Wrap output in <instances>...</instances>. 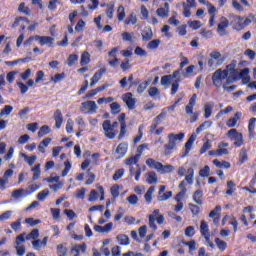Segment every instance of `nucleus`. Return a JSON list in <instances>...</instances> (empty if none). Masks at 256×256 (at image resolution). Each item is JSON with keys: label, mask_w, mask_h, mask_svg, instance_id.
Returning <instances> with one entry per match:
<instances>
[{"label": "nucleus", "mask_w": 256, "mask_h": 256, "mask_svg": "<svg viewBox=\"0 0 256 256\" xmlns=\"http://www.w3.org/2000/svg\"><path fill=\"white\" fill-rule=\"evenodd\" d=\"M211 175V167L209 165L204 166L199 170V176L200 177H209Z\"/></svg>", "instance_id": "nucleus-40"}, {"label": "nucleus", "mask_w": 256, "mask_h": 256, "mask_svg": "<svg viewBox=\"0 0 256 256\" xmlns=\"http://www.w3.org/2000/svg\"><path fill=\"white\" fill-rule=\"evenodd\" d=\"M230 23L227 17H222L220 23L217 27V32L220 33V37H225L228 34L227 27H229Z\"/></svg>", "instance_id": "nucleus-11"}, {"label": "nucleus", "mask_w": 256, "mask_h": 256, "mask_svg": "<svg viewBox=\"0 0 256 256\" xmlns=\"http://www.w3.org/2000/svg\"><path fill=\"white\" fill-rule=\"evenodd\" d=\"M64 166H65V168L63 169L61 175H62V177H67V175H69V171H71V167H72L71 161L66 160L64 162Z\"/></svg>", "instance_id": "nucleus-44"}, {"label": "nucleus", "mask_w": 256, "mask_h": 256, "mask_svg": "<svg viewBox=\"0 0 256 256\" xmlns=\"http://www.w3.org/2000/svg\"><path fill=\"white\" fill-rule=\"evenodd\" d=\"M249 160V156L247 155V148L242 147L241 151L239 153V163L240 165H243V163H246V161Z\"/></svg>", "instance_id": "nucleus-27"}, {"label": "nucleus", "mask_w": 256, "mask_h": 256, "mask_svg": "<svg viewBox=\"0 0 256 256\" xmlns=\"http://www.w3.org/2000/svg\"><path fill=\"white\" fill-rule=\"evenodd\" d=\"M102 129L107 139H113L117 135L114 128L111 126V120H105L102 124Z\"/></svg>", "instance_id": "nucleus-10"}, {"label": "nucleus", "mask_w": 256, "mask_h": 256, "mask_svg": "<svg viewBox=\"0 0 256 256\" xmlns=\"http://www.w3.org/2000/svg\"><path fill=\"white\" fill-rule=\"evenodd\" d=\"M213 165H215V167H219V168H224V169H231V163H229L228 161H219L218 159H214L213 160Z\"/></svg>", "instance_id": "nucleus-34"}, {"label": "nucleus", "mask_w": 256, "mask_h": 256, "mask_svg": "<svg viewBox=\"0 0 256 256\" xmlns=\"http://www.w3.org/2000/svg\"><path fill=\"white\" fill-rule=\"evenodd\" d=\"M209 217L213 219L214 225H219L221 221V205H217L210 213Z\"/></svg>", "instance_id": "nucleus-14"}, {"label": "nucleus", "mask_w": 256, "mask_h": 256, "mask_svg": "<svg viewBox=\"0 0 256 256\" xmlns=\"http://www.w3.org/2000/svg\"><path fill=\"white\" fill-rule=\"evenodd\" d=\"M110 110L112 115H119V113H121V104H119V102L111 103Z\"/></svg>", "instance_id": "nucleus-36"}, {"label": "nucleus", "mask_w": 256, "mask_h": 256, "mask_svg": "<svg viewBox=\"0 0 256 256\" xmlns=\"http://www.w3.org/2000/svg\"><path fill=\"white\" fill-rule=\"evenodd\" d=\"M33 171V177L32 180L33 181H37V179H39V177H41V164H37L32 168Z\"/></svg>", "instance_id": "nucleus-39"}, {"label": "nucleus", "mask_w": 256, "mask_h": 256, "mask_svg": "<svg viewBox=\"0 0 256 256\" xmlns=\"http://www.w3.org/2000/svg\"><path fill=\"white\" fill-rule=\"evenodd\" d=\"M185 139V133L180 132L178 134L170 133L168 134V143L164 145V155L169 157L173 150L177 147V141H183Z\"/></svg>", "instance_id": "nucleus-1"}, {"label": "nucleus", "mask_w": 256, "mask_h": 256, "mask_svg": "<svg viewBox=\"0 0 256 256\" xmlns=\"http://www.w3.org/2000/svg\"><path fill=\"white\" fill-rule=\"evenodd\" d=\"M200 233L202 236L211 234V232H209V224H207L205 220H202L200 223Z\"/></svg>", "instance_id": "nucleus-33"}, {"label": "nucleus", "mask_w": 256, "mask_h": 256, "mask_svg": "<svg viewBox=\"0 0 256 256\" xmlns=\"http://www.w3.org/2000/svg\"><path fill=\"white\" fill-rule=\"evenodd\" d=\"M119 245H123V246H127L131 243V240L129 239V236L126 235V234H119L117 237H116Z\"/></svg>", "instance_id": "nucleus-26"}, {"label": "nucleus", "mask_w": 256, "mask_h": 256, "mask_svg": "<svg viewBox=\"0 0 256 256\" xmlns=\"http://www.w3.org/2000/svg\"><path fill=\"white\" fill-rule=\"evenodd\" d=\"M187 175L185 176V181L189 183V185H193V177H195V170L190 167L187 169Z\"/></svg>", "instance_id": "nucleus-37"}, {"label": "nucleus", "mask_w": 256, "mask_h": 256, "mask_svg": "<svg viewBox=\"0 0 256 256\" xmlns=\"http://www.w3.org/2000/svg\"><path fill=\"white\" fill-rule=\"evenodd\" d=\"M77 61H79V56L77 54H70L67 59V65L73 67Z\"/></svg>", "instance_id": "nucleus-41"}, {"label": "nucleus", "mask_w": 256, "mask_h": 256, "mask_svg": "<svg viewBox=\"0 0 256 256\" xmlns=\"http://www.w3.org/2000/svg\"><path fill=\"white\" fill-rule=\"evenodd\" d=\"M142 41H151L153 39V30L151 27H146L142 30Z\"/></svg>", "instance_id": "nucleus-20"}, {"label": "nucleus", "mask_w": 256, "mask_h": 256, "mask_svg": "<svg viewBox=\"0 0 256 256\" xmlns=\"http://www.w3.org/2000/svg\"><path fill=\"white\" fill-rule=\"evenodd\" d=\"M21 243H25V233L18 235L15 240L16 255L18 256H23L26 252L25 245H21Z\"/></svg>", "instance_id": "nucleus-8"}, {"label": "nucleus", "mask_w": 256, "mask_h": 256, "mask_svg": "<svg viewBox=\"0 0 256 256\" xmlns=\"http://www.w3.org/2000/svg\"><path fill=\"white\" fill-rule=\"evenodd\" d=\"M65 79V72H62V73H57L56 75L52 76L50 78V80L53 82V83H59V81Z\"/></svg>", "instance_id": "nucleus-54"}, {"label": "nucleus", "mask_w": 256, "mask_h": 256, "mask_svg": "<svg viewBox=\"0 0 256 256\" xmlns=\"http://www.w3.org/2000/svg\"><path fill=\"white\" fill-rule=\"evenodd\" d=\"M229 77L228 70L217 69L212 75V83L218 89L223 87V80Z\"/></svg>", "instance_id": "nucleus-5"}, {"label": "nucleus", "mask_w": 256, "mask_h": 256, "mask_svg": "<svg viewBox=\"0 0 256 256\" xmlns=\"http://www.w3.org/2000/svg\"><path fill=\"white\" fill-rule=\"evenodd\" d=\"M49 196V189H44L42 191H40L37 194V199L38 201H45V199Z\"/></svg>", "instance_id": "nucleus-49"}, {"label": "nucleus", "mask_w": 256, "mask_h": 256, "mask_svg": "<svg viewBox=\"0 0 256 256\" xmlns=\"http://www.w3.org/2000/svg\"><path fill=\"white\" fill-rule=\"evenodd\" d=\"M211 59H215L217 62V65H223L225 62V58H221V52L219 51H214L210 54Z\"/></svg>", "instance_id": "nucleus-30"}, {"label": "nucleus", "mask_w": 256, "mask_h": 256, "mask_svg": "<svg viewBox=\"0 0 256 256\" xmlns=\"http://www.w3.org/2000/svg\"><path fill=\"white\" fill-rule=\"evenodd\" d=\"M165 117H167V111H165V109H162L161 113L154 118V122L150 125L151 135H153V133H155V135H161V133L165 131V127H159V125H161V121H163Z\"/></svg>", "instance_id": "nucleus-2"}, {"label": "nucleus", "mask_w": 256, "mask_h": 256, "mask_svg": "<svg viewBox=\"0 0 256 256\" xmlns=\"http://www.w3.org/2000/svg\"><path fill=\"white\" fill-rule=\"evenodd\" d=\"M173 197V191H167L163 195L158 196V201H167Z\"/></svg>", "instance_id": "nucleus-58"}, {"label": "nucleus", "mask_w": 256, "mask_h": 256, "mask_svg": "<svg viewBox=\"0 0 256 256\" xmlns=\"http://www.w3.org/2000/svg\"><path fill=\"white\" fill-rule=\"evenodd\" d=\"M228 137L232 138L234 142V147H241L243 143H245V140H243V134L238 133L237 129L232 128L227 133Z\"/></svg>", "instance_id": "nucleus-7"}, {"label": "nucleus", "mask_w": 256, "mask_h": 256, "mask_svg": "<svg viewBox=\"0 0 256 256\" xmlns=\"http://www.w3.org/2000/svg\"><path fill=\"white\" fill-rule=\"evenodd\" d=\"M177 33L180 37L187 35V24H182L177 28Z\"/></svg>", "instance_id": "nucleus-57"}, {"label": "nucleus", "mask_w": 256, "mask_h": 256, "mask_svg": "<svg viewBox=\"0 0 256 256\" xmlns=\"http://www.w3.org/2000/svg\"><path fill=\"white\" fill-rule=\"evenodd\" d=\"M148 185H155L159 179L157 178V173L154 171L148 172V177L146 179Z\"/></svg>", "instance_id": "nucleus-29"}, {"label": "nucleus", "mask_w": 256, "mask_h": 256, "mask_svg": "<svg viewBox=\"0 0 256 256\" xmlns=\"http://www.w3.org/2000/svg\"><path fill=\"white\" fill-rule=\"evenodd\" d=\"M197 105V94H193L185 107L186 115H193V107Z\"/></svg>", "instance_id": "nucleus-17"}, {"label": "nucleus", "mask_w": 256, "mask_h": 256, "mask_svg": "<svg viewBox=\"0 0 256 256\" xmlns=\"http://www.w3.org/2000/svg\"><path fill=\"white\" fill-rule=\"evenodd\" d=\"M129 149V144L127 142L120 143L116 148L117 157L116 159H123L125 155H127V151Z\"/></svg>", "instance_id": "nucleus-15"}, {"label": "nucleus", "mask_w": 256, "mask_h": 256, "mask_svg": "<svg viewBox=\"0 0 256 256\" xmlns=\"http://www.w3.org/2000/svg\"><path fill=\"white\" fill-rule=\"evenodd\" d=\"M213 107H215L214 102H208L204 105V117L205 119H209L211 115H213Z\"/></svg>", "instance_id": "nucleus-21"}, {"label": "nucleus", "mask_w": 256, "mask_h": 256, "mask_svg": "<svg viewBox=\"0 0 256 256\" xmlns=\"http://www.w3.org/2000/svg\"><path fill=\"white\" fill-rule=\"evenodd\" d=\"M11 229H13L15 232L19 231L21 229V218H19L17 221L13 222L10 225Z\"/></svg>", "instance_id": "nucleus-64"}, {"label": "nucleus", "mask_w": 256, "mask_h": 256, "mask_svg": "<svg viewBox=\"0 0 256 256\" xmlns=\"http://www.w3.org/2000/svg\"><path fill=\"white\" fill-rule=\"evenodd\" d=\"M147 87H149V81L140 83L137 88V93H139V95H141V93H145V89H147Z\"/></svg>", "instance_id": "nucleus-56"}, {"label": "nucleus", "mask_w": 256, "mask_h": 256, "mask_svg": "<svg viewBox=\"0 0 256 256\" xmlns=\"http://www.w3.org/2000/svg\"><path fill=\"white\" fill-rule=\"evenodd\" d=\"M159 45H161V40L154 39L148 43L147 47L148 49H157Z\"/></svg>", "instance_id": "nucleus-59"}, {"label": "nucleus", "mask_w": 256, "mask_h": 256, "mask_svg": "<svg viewBox=\"0 0 256 256\" xmlns=\"http://www.w3.org/2000/svg\"><path fill=\"white\" fill-rule=\"evenodd\" d=\"M192 198L197 205H203V190L194 191Z\"/></svg>", "instance_id": "nucleus-24"}, {"label": "nucleus", "mask_w": 256, "mask_h": 256, "mask_svg": "<svg viewBox=\"0 0 256 256\" xmlns=\"http://www.w3.org/2000/svg\"><path fill=\"white\" fill-rule=\"evenodd\" d=\"M54 120L56 129H61V125H63V113H61L60 109L54 112Z\"/></svg>", "instance_id": "nucleus-18"}, {"label": "nucleus", "mask_w": 256, "mask_h": 256, "mask_svg": "<svg viewBox=\"0 0 256 256\" xmlns=\"http://www.w3.org/2000/svg\"><path fill=\"white\" fill-rule=\"evenodd\" d=\"M97 109H99V107H97V103L93 100L83 102L80 106V111L86 115H93L97 113Z\"/></svg>", "instance_id": "nucleus-6"}, {"label": "nucleus", "mask_w": 256, "mask_h": 256, "mask_svg": "<svg viewBox=\"0 0 256 256\" xmlns=\"http://www.w3.org/2000/svg\"><path fill=\"white\" fill-rule=\"evenodd\" d=\"M98 199H99V193L97 192V190H91L88 197V201L90 203H94V201H97Z\"/></svg>", "instance_id": "nucleus-52"}, {"label": "nucleus", "mask_w": 256, "mask_h": 256, "mask_svg": "<svg viewBox=\"0 0 256 256\" xmlns=\"http://www.w3.org/2000/svg\"><path fill=\"white\" fill-rule=\"evenodd\" d=\"M188 25L189 27H191V29H193V31H197V29H201V21L199 20H189L188 21Z\"/></svg>", "instance_id": "nucleus-46"}, {"label": "nucleus", "mask_w": 256, "mask_h": 256, "mask_svg": "<svg viewBox=\"0 0 256 256\" xmlns=\"http://www.w3.org/2000/svg\"><path fill=\"white\" fill-rule=\"evenodd\" d=\"M90 62H91V54L85 51L81 55L80 65L83 67V65H89Z\"/></svg>", "instance_id": "nucleus-35"}, {"label": "nucleus", "mask_w": 256, "mask_h": 256, "mask_svg": "<svg viewBox=\"0 0 256 256\" xmlns=\"http://www.w3.org/2000/svg\"><path fill=\"white\" fill-rule=\"evenodd\" d=\"M146 165L150 167V169H156V171L163 169V164L155 161L153 158H148L146 160Z\"/></svg>", "instance_id": "nucleus-19"}, {"label": "nucleus", "mask_w": 256, "mask_h": 256, "mask_svg": "<svg viewBox=\"0 0 256 256\" xmlns=\"http://www.w3.org/2000/svg\"><path fill=\"white\" fill-rule=\"evenodd\" d=\"M35 41L39 42V45L43 47V45H47L48 47H53V43H55V38L51 36H39L35 35Z\"/></svg>", "instance_id": "nucleus-12"}, {"label": "nucleus", "mask_w": 256, "mask_h": 256, "mask_svg": "<svg viewBox=\"0 0 256 256\" xmlns=\"http://www.w3.org/2000/svg\"><path fill=\"white\" fill-rule=\"evenodd\" d=\"M159 213H161V210L156 209L148 216L149 227L153 231H157V224H155L156 221L158 225H163V223H165V216Z\"/></svg>", "instance_id": "nucleus-3"}, {"label": "nucleus", "mask_w": 256, "mask_h": 256, "mask_svg": "<svg viewBox=\"0 0 256 256\" xmlns=\"http://www.w3.org/2000/svg\"><path fill=\"white\" fill-rule=\"evenodd\" d=\"M241 119V112H236L234 117L227 120L226 125L227 127H235L237 125V122Z\"/></svg>", "instance_id": "nucleus-25"}, {"label": "nucleus", "mask_w": 256, "mask_h": 256, "mask_svg": "<svg viewBox=\"0 0 256 256\" xmlns=\"http://www.w3.org/2000/svg\"><path fill=\"white\" fill-rule=\"evenodd\" d=\"M173 169H174V167L171 164H167L165 166H163V164H162V168L158 171L160 173H171V172H173Z\"/></svg>", "instance_id": "nucleus-63"}, {"label": "nucleus", "mask_w": 256, "mask_h": 256, "mask_svg": "<svg viewBox=\"0 0 256 256\" xmlns=\"http://www.w3.org/2000/svg\"><path fill=\"white\" fill-rule=\"evenodd\" d=\"M181 82V79L177 78L173 83H172V88H171V95H175L179 91V83Z\"/></svg>", "instance_id": "nucleus-55"}, {"label": "nucleus", "mask_w": 256, "mask_h": 256, "mask_svg": "<svg viewBox=\"0 0 256 256\" xmlns=\"http://www.w3.org/2000/svg\"><path fill=\"white\" fill-rule=\"evenodd\" d=\"M11 113H13V106L5 105L4 108L0 111V117H3V115H11Z\"/></svg>", "instance_id": "nucleus-47"}, {"label": "nucleus", "mask_w": 256, "mask_h": 256, "mask_svg": "<svg viewBox=\"0 0 256 256\" xmlns=\"http://www.w3.org/2000/svg\"><path fill=\"white\" fill-rule=\"evenodd\" d=\"M105 73H107L106 68H100L98 71H96L91 78L90 87H94V85H97V83H99V81H101V79H102L103 75H105Z\"/></svg>", "instance_id": "nucleus-13"}, {"label": "nucleus", "mask_w": 256, "mask_h": 256, "mask_svg": "<svg viewBox=\"0 0 256 256\" xmlns=\"http://www.w3.org/2000/svg\"><path fill=\"white\" fill-rule=\"evenodd\" d=\"M57 253H58V256L67 255V247H65V245H63V244H59L57 246Z\"/></svg>", "instance_id": "nucleus-60"}, {"label": "nucleus", "mask_w": 256, "mask_h": 256, "mask_svg": "<svg viewBox=\"0 0 256 256\" xmlns=\"http://www.w3.org/2000/svg\"><path fill=\"white\" fill-rule=\"evenodd\" d=\"M230 17H232V20L230 22V25L235 31H243L249 23H251V20L249 18H246L243 22V17L235 15V14H230Z\"/></svg>", "instance_id": "nucleus-4"}, {"label": "nucleus", "mask_w": 256, "mask_h": 256, "mask_svg": "<svg viewBox=\"0 0 256 256\" xmlns=\"http://www.w3.org/2000/svg\"><path fill=\"white\" fill-rule=\"evenodd\" d=\"M200 35L204 38V39H211V37H213V31L211 30H207L205 28H202L200 30Z\"/></svg>", "instance_id": "nucleus-51"}, {"label": "nucleus", "mask_w": 256, "mask_h": 256, "mask_svg": "<svg viewBox=\"0 0 256 256\" xmlns=\"http://www.w3.org/2000/svg\"><path fill=\"white\" fill-rule=\"evenodd\" d=\"M209 149H211V140H206V142H204V144L200 148V155L207 153Z\"/></svg>", "instance_id": "nucleus-48"}, {"label": "nucleus", "mask_w": 256, "mask_h": 256, "mask_svg": "<svg viewBox=\"0 0 256 256\" xmlns=\"http://www.w3.org/2000/svg\"><path fill=\"white\" fill-rule=\"evenodd\" d=\"M70 253H72L74 256H81V253H87V244H75L72 246Z\"/></svg>", "instance_id": "nucleus-16"}, {"label": "nucleus", "mask_w": 256, "mask_h": 256, "mask_svg": "<svg viewBox=\"0 0 256 256\" xmlns=\"http://www.w3.org/2000/svg\"><path fill=\"white\" fill-rule=\"evenodd\" d=\"M197 139V135L192 134L187 142L185 143V155H189V152L191 151V148L193 147V144L195 143Z\"/></svg>", "instance_id": "nucleus-22"}, {"label": "nucleus", "mask_w": 256, "mask_h": 256, "mask_svg": "<svg viewBox=\"0 0 256 256\" xmlns=\"http://www.w3.org/2000/svg\"><path fill=\"white\" fill-rule=\"evenodd\" d=\"M122 100L124 103H126V106L130 111H133V109H135L137 105V98H133V93L127 92L123 94Z\"/></svg>", "instance_id": "nucleus-9"}, {"label": "nucleus", "mask_w": 256, "mask_h": 256, "mask_svg": "<svg viewBox=\"0 0 256 256\" xmlns=\"http://www.w3.org/2000/svg\"><path fill=\"white\" fill-rule=\"evenodd\" d=\"M255 123H256V118L255 117L250 118L248 123V133L250 137L255 136Z\"/></svg>", "instance_id": "nucleus-28"}, {"label": "nucleus", "mask_w": 256, "mask_h": 256, "mask_svg": "<svg viewBox=\"0 0 256 256\" xmlns=\"http://www.w3.org/2000/svg\"><path fill=\"white\" fill-rule=\"evenodd\" d=\"M188 207H189L192 215H199V213H201V208L193 203H189Z\"/></svg>", "instance_id": "nucleus-50"}, {"label": "nucleus", "mask_w": 256, "mask_h": 256, "mask_svg": "<svg viewBox=\"0 0 256 256\" xmlns=\"http://www.w3.org/2000/svg\"><path fill=\"white\" fill-rule=\"evenodd\" d=\"M153 193H155V186H151L147 192L144 194V199L146 203H151L153 201Z\"/></svg>", "instance_id": "nucleus-31"}, {"label": "nucleus", "mask_w": 256, "mask_h": 256, "mask_svg": "<svg viewBox=\"0 0 256 256\" xmlns=\"http://www.w3.org/2000/svg\"><path fill=\"white\" fill-rule=\"evenodd\" d=\"M39 238V229H33L24 239L26 241H30V239H38Z\"/></svg>", "instance_id": "nucleus-42"}, {"label": "nucleus", "mask_w": 256, "mask_h": 256, "mask_svg": "<svg viewBox=\"0 0 256 256\" xmlns=\"http://www.w3.org/2000/svg\"><path fill=\"white\" fill-rule=\"evenodd\" d=\"M235 67H237V61L233 60L232 63L226 66L225 71H228V73H237V69H235Z\"/></svg>", "instance_id": "nucleus-53"}, {"label": "nucleus", "mask_w": 256, "mask_h": 256, "mask_svg": "<svg viewBox=\"0 0 256 256\" xmlns=\"http://www.w3.org/2000/svg\"><path fill=\"white\" fill-rule=\"evenodd\" d=\"M49 133H51V128L48 125H43L38 131V137L41 139V137H45Z\"/></svg>", "instance_id": "nucleus-38"}, {"label": "nucleus", "mask_w": 256, "mask_h": 256, "mask_svg": "<svg viewBox=\"0 0 256 256\" xmlns=\"http://www.w3.org/2000/svg\"><path fill=\"white\" fill-rule=\"evenodd\" d=\"M25 223L30 225V227H35V225H39V223H41V220L35 218H26Z\"/></svg>", "instance_id": "nucleus-62"}, {"label": "nucleus", "mask_w": 256, "mask_h": 256, "mask_svg": "<svg viewBox=\"0 0 256 256\" xmlns=\"http://www.w3.org/2000/svg\"><path fill=\"white\" fill-rule=\"evenodd\" d=\"M139 159H141L140 154H136V155L124 160V163H125V165H128L129 167H131L132 165H137V167H139Z\"/></svg>", "instance_id": "nucleus-23"}, {"label": "nucleus", "mask_w": 256, "mask_h": 256, "mask_svg": "<svg viewBox=\"0 0 256 256\" xmlns=\"http://www.w3.org/2000/svg\"><path fill=\"white\" fill-rule=\"evenodd\" d=\"M215 243L220 251H225L227 249V242L221 240V238H215Z\"/></svg>", "instance_id": "nucleus-43"}, {"label": "nucleus", "mask_w": 256, "mask_h": 256, "mask_svg": "<svg viewBox=\"0 0 256 256\" xmlns=\"http://www.w3.org/2000/svg\"><path fill=\"white\" fill-rule=\"evenodd\" d=\"M110 193L113 199H116L117 197H119V185L117 184L113 185L110 189Z\"/></svg>", "instance_id": "nucleus-61"}, {"label": "nucleus", "mask_w": 256, "mask_h": 256, "mask_svg": "<svg viewBox=\"0 0 256 256\" xmlns=\"http://www.w3.org/2000/svg\"><path fill=\"white\" fill-rule=\"evenodd\" d=\"M123 175H125V169L120 168L115 171V173L112 176V179H113V181H119V179H121L123 177Z\"/></svg>", "instance_id": "nucleus-45"}, {"label": "nucleus", "mask_w": 256, "mask_h": 256, "mask_svg": "<svg viewBox=\"0 0 256 256\" xmlns=\"http://www.w3.org/2000/svg\"><path fill=\"white\" fill-rule=\"evenodd\" d=\"M22 157L24 158L25 163H27L30 167L35 165V161H37V155L28 156L25 153H22Z\"/></svg>", "instance_id": "nucleus-32"}]
</instances>
